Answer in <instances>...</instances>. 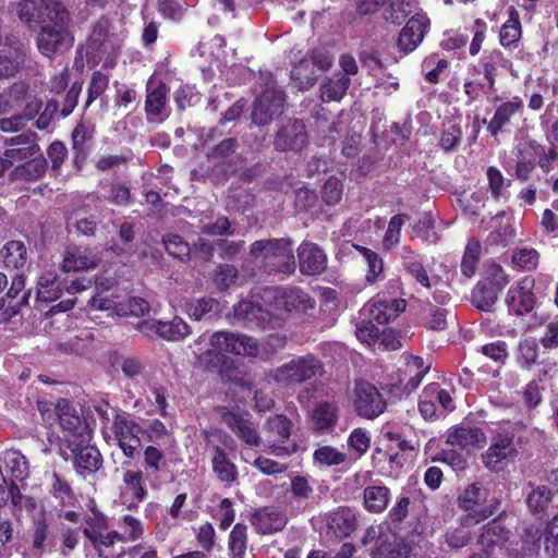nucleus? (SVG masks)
<instances>
[{
	"label": "nucleus",
	"mask_w": 558,
	"mask_h": 558,
	"mask_svg": "<svg viewBox=\"0 0 558 558\" xmlns=\"http://www.w3.org/2000/svg\"><path fill=\"white\" fill-rule=\"evenodd\" d=\"M57 5L63 4L53 0H23L19 4V17L27 24L45 23L53 15Z\"/></svg>",
	"instance_id": "obj_23"
},
{
	"label": "nucleus",
	"mask_w": 558,
	"mask_h": 558,
	"mask_svg": "<svg viewBox=\"0 0 558 558\" xmlns=\"http://www.w3.org/2000/svg\"><path fill=\"white\" fill-rule=\"evenodd\" d=\"M374 541L369 558H411L414 546L407 536L393 531L389 525H371L366 529L362 544Z\"/></svg>",
	"instance_id": "obj_6"
},
{
	"label": "nucleus",
	"mask_w": 558,
	"mask_h": 558,
	"mask_svg": "<svg viewBox=\"0 0 558 558\" xmlns=\"http://www.w3.org/2000/svg\"><path fill=\"white\" fill-rule=\"evenodd\" d=\"M290 494L292 502L296 504V509L304 511L308 499L314 494V488L305 476L295 475L291 478Z\"/></svg>",
	"instance_id": "obj_44"
},
{
	"label": "nucleus",
	"mask_w": 558,
	"mask_h": 558,
	"mask_svg": "<svg viewBox=\"0 0 558 558\" xmlns=\"http://www.w3.org/2000/svg\"><path fill=\"white\" fill-rule=\"evenodd\" d=\"M429 20L422 14L412 16L402 28L398 38V47L404 52L413 51L424 38Z\"/></svg>",
	"instance_id": "obj_24"
},
{
	"label": "nucleus",
	"mask_w": 558,
	"mask_h": 558,
	"mask_svg": "<svg viewBox=\"0 0 558 558\" xmlns=\"http://www.w3.org/2000/svg\"><path fill=\"white\" fill-rule=\"evenodd\" d=\"M340 409L335 402H318L311 414V422L316 433L325 434L336 427Z\"/></svg>",
	"instance_id": "obj_28"
},
{
	"label": "nucleus",
	"mask_w": 558,
	"mask_h": 558,
	"mask_svg": "<svg viewBox=\"0 0 558 558\" xmlns=\"http://www.w3.org/2000/svg\"><path fill=\"white\" fill-rule=\"evenodd\" d=\"M211 435L213 434L209 430H203V436L211 456L213 472L216 475V478L223 484L225 487H231L239 480L238 466L230 459L223 447L211 442Z\"/></svg>",
	"instance_id": "obj_15"
},
{
	"label": "nucleus",
	"mask_w": 558,
	"mask_h": 558,
	"mask_svg": "<svg viewBox=\"0 0 558 558\" xmlns=\"http://www.w3.org/2000/svg\"><path fill=\"white\" fill-rule=\"evenodd\" d=\"M351 84L350 77L339 75L324 82L320 87L324 101H339L343 98Z\"/></svg>",
	"instance_id": "obj_47"
},
{
	"label": "nucleus",
	"mask_w": 558,
	"mask_h": 558,
	"mask_svg": "<svg viewBox=\"0 0 558 558\" xmlns=\"http://www.w3.org/2000/svg\"><path fill=\"white\" fill-rule=\"evenodd\" d=\"M95 533L92 529H83L82 533L88 539L98 558H109L106 549L113 547V542L108 532Z\"/></svg>",
	"instance_id": "obj_58"
},
{
	"label": "nucleus",
	"mask_w": 558,
	"mask_h": 558,
	"mask_svg": "<svg viewBox=\"0 0 558 558\" xmlns=\"http://www.w3.org/2000/svg\"><path fill=\"white\" fill-rule=\"evenodd\" d=\"M49 493L62 506H74L77 500L71 483L58 472L51 474Z\"/></svg>",
	"instance_id": "obj_40"
},
{
	"label": "nucleus",
	"mask_w": 558,
	"mask_h": 558,
	"mask_svg": "<svg viewBox=\"0 0 558 558\" xmlns=\"http://www.w3.org/2000/svg\"><path fill=\"white\" fill-rule=\"evenodd\" d=\"M352 405L357 416L375 420L387 410V400L374 384L365 379H356Z\"/></svg>",
	"instance_id": "obj_9"
},
{
	"label": "nucleus",
	"mask_w": 558,
	"mask_h": 558,
	"mask_svg": "<svg viewBox=\"0 0 558 558\" xmlns=\"http://www.w3.org/2000/svg\"><path fill=\"white\" fill-rule=\"evenodd\" d=\"M486 444V436L478 427L456 428V446H460L468 454L481 449Z\"/></svg>",
	"instance_id": "obj_35"
},
{
	"label": "nucleus",
	"mask_w": 558,
	"mask_h": 558,
	"mask_svg": "<svg viewBox=\"0 0 558 558\" xmlns=\"http://www.w3.org/2000/svg\"><path fill=\"white\" fill-rule=\"evenodd\" d=\"M221 421L248 447H258L260 445V435L255 424L246 415L228 410L221 414Z\"/></svg>",
	"instance_id": "obj_19"
},
{
	"label": "nucleus",
	"mask_w": 558,
	"mask_h": 558,
	"mask_svg": "<svg viewBox=\"0 0 558 558\" xmlns=\"http://www.w3.org/2000/svg\"><path fill=\"white\" fill-rule=\"evenodd\" d=\"M499 292L508 286L510 279L504 267L495 260H486L483 267V277L480 280Z\"/></svg>",
	"instance_id": "obj_43"
},
{
	"label": "nucleus",
	"mask_w": 558,
	"mask_h": 558,
	"mask_svg": "<svg viewBox=\"0 0 558 558\" xmlns=\"http://www.w3.org/2000/svg\"><path fill=\"white\" fill-rule=\"evenodd\" d=\"M99 263V257L90 248L69 245L63 253L61 269L64 272L85 271L95 269Z\"/></svg>",
	"instance_id": "obj_21"
},
{
	"label": "nucleus",
	"mask_w": 558,
	"mask_h": 558,
	"mask_svg": "<svg viewBox=\"0 0 558 558\" xmlns=\"http://www.w3.org/2000/svg\"><path fill=\"white\" fill-rule=\"evenodd\" d=\"M538 343L535 338L521 339L517 350V363L520 367L530 369L537 361Z\"/></svg>",
	"instance_id": "obj_51"
},
{
	"label": "nucleus",
	"mask_w": 558,
	"mask_h": 558,
	"mask_svg": "<svg viewBox=\"0 0 558 558\" xmlns=\"http://www.w3.org/2000/svg\"><path fill=\"white\" fill-rule=\"evenodd\" d=\"M47 160L43 155L26 159L25 162L16 166L9 174L11 182L23 180L32 182L40 179L47 171Z\"/></svg>",
	"instance_id": "obj_32"
},
{
	"label": "nucleus",
	"mask_w": 558,
	"mask_h": 558,
	"mask_svg": "<svg viewBox=\"0 0 558 558\" xmlns=\"http://www.w3.org/2000/svg\"><path fill=\"white\" fill-rule=\"evenodd\" d=\"M219 307V302L209 296L193 299L185 304V312L193 320L199 322L207 315L216 312Z\"/></svg>",
	"instance_id": "obj_48"
},
{
	"label": "nucleus",
	"mask_w": 558,
	"mask_h": 558,
	"mask_svg": "<svg viewBox=\"0 0 558 558\" xmlns=\"http://www.w3.org/2000/svg\"><path fill=\"white\" fill-rule=\"evenodd\" d=\"M213 349L199 354L198 362L207 373H218L227 353L247 357L268 359L262 354L257 339L247 335L229 331L214 332L209 339Z\"/></svg>",
	"instance_id": "obj_3"
},
{
	"label": "nucleus",
	"mask_w": 558,
	"mask_h": 558,
	"mask_svg": "<svg viewBox=\"0 0 558 558\" xmlns=\"http://www.w3.org/2000/svg\"><path fill=\"white\" fill-rule=\"evenodd\" d=\"M459 507L465 512L460 518L462 526L475 525L497 512L499 501L488 500V492L478 483L470 484L458 498Z\"/></svg>",
	"instance_id": "obj_7"
},
{
	"label": "nucleus",
	"mask_w": 558,
	"mask_h": 558,
	"mask_svg": "<svg viewBox=\"0 0 558 558\" xmlns=\"http://www.w3.org/2000/svg\"><path fill=\"white\" fill-rule=\"evenodd\" d=\"M328 527L338 537H349L357 529L355 511L347 506H340L332 510L328 517Z\"/></svg>",
	"instance_id": "obj_27"
},
{
	"label": "nucleus",
	"mask_w": 558,
	"mask_h": 558,
	"mask_svg": "<svg viewBox=\"0 0 558 558\" xmlns=\"http://www.w3.org/2000/svg\"><path fill=\"white\" fill-rule=\"evenodd\" d=\"M54 413L66 445L71 444V440H80L92 435L72 401L59 399L54 404Z\"/></svg>",
	"instance_id": "obj_13"
},
{
	"label": "nucleus",
	"mask_w": 558,
	"mask_h": 558,
	"mask_svg": "<svg viewBox=\"0 0 558 558\" xmlns=\"http://www.w3.org/2000/svg\"><path fill=\"white\" fill-rule=\"evenodd\" d=\"M407 302L403 299H378L375 300L369 310V317L379 325H386L395 320L405 311Z\"/></svg>",
	"instance_id": "obj_26"
},
{
	"label": "nucleus",
	"mask_w": 558,
	"mask_h": 558,
	"mask_svg": "<svg viewBox=\"0 0 558 558\" xmlns=\"http://www.w3.org/2000/svg\"><path fill=\"white\" fill-rule=\"evenodd\" d=\"M290 77L300 90H308L315 85L319 74L312 65L311 60L304 57L293 64Z\"/></svg>",
	"instance_id": "obj_34"
},
{
	"label": "nucleus",
	"mask_w": 558,
	"mask_h": 558,
	"mask_svg": "<svg viewBox=\"0 0 558 558\" xmlns=\"http://www.w3.org/2000/svg\"><path fill=\"white\" fill-rule=\"evenodd\" d=\"M509 534L510 532L507 529L494 520L484 526L477 543L484 555L490 558H498L497 554L504 553V549L507 547Z\"/></svg>",
	"instance_id": "obj_22"
},
{
	"label": "nucleus",
	"mask_w": 558,
	"mask_h": 558,
	"mask_svg": "<svg viewBox=\"0 0 558 558\" xmlns=\"http://www.w3.org/2000/svg\"><path fill=\"white\" fill-rule=\"evenodd\" d=\"M501 292L478 281L471 292V303L474 307L482 312H490L498 301Z\"/></svg>",
	"instance_id": "obj_41"
},
{
	"label": "nucleus",
	"mask_w": 558,
	"mask_h": 558,
	"mask_svg": "<svg viewBox=\"0 0 558 558\" xmlns=\"http://www.w3.org/2000/svg\"><path fill=\"white\" fill-rule=\"evenodd\" d=\"M111 430L119 448L126 458L134 459L140 454L142 449L140 434H144V429L138 423L129 418L125 414L116 412Z\"/></svg>",
	"instance_id": "obj_12"
},
{
	"label": "nucleus",
	"mask_w": 558,
	"mask_h": 558,
	"mask_svg": "<svg viewBox=\"0 0 558 558\" xmlns=\"http://www.w3.org/2000/svg\"><path fill=\"white\" fill-rule=\"evenodd\" d=\"M525 505L533 514L545 513L551 504L555 493L545 484L529 481L523 486Z\"/></svg>",
	"instance_id": "obj_25"
},
{
	"label": "nucleus",
	"mask_w": 558,
	"mask_h": 558,
	"mask_svg": "<svg viewBox=\"0 0 558 558\" xmlns=\"http://www.w3.org/2000/svg\"><path fill=\"white\" fill-rule=\"evenodd\" d=\"M522 107V101L519 98H513L510 101L504 102L496 109V112L490 120L487 129L492 135L496 136L504 126H506L511 117Z\"/></svg>",
	"instance_id": "obj_42"
},
{
	"label": "nucleus",
	"mask_w": 558,
	"mask_h": 558,
	"mask_svg": "<svg viewBox=\"0 0 558 558\" xmlns=\"http://www.w3.org/2000/svg\"><path fill=\"white\" fill-rule=\"evenodd\" d=\"M429 368L430 363H426L423 357L409 355L405 363V373L410 375V378L404 385V391L407 393L414 391L420 386Z\"/></svg>",
	"instance_id": "obj_37"
},
{
	"label": "nucleus",
	"mask_w": 558,
	"mask_h": 558,
	"mask_svg": "<svg viewBox=\"0 0 558 558\" xmlns=\"http://www.w3.org/2000/svg\"><path fill=\"white\" fill-rule=\"evenodd\" d=\"M521 38V22L518 11L513 8H509V19L502 25L500 29V44L504 47L517 43Z\"/></svg>",
	"instance_id": "obj_52"
},
{
	"label": "nucleus",
	"mask_w": 558,
	"mask_h": 558,
	"mask_svg": "<svg viewBox=\"0 0 558 558\" xmlns=\"http://www.w3.org/2000/svg\"><path fill=\"white\" fill-rule=\"evenodd\" d=\"M272 144L277 151H301L308 144V134L303 120L288 119L276 131Z\"/></svg>",
	"instance_id": "obj_14"
},
{
	"label": "nucleus",
	"mask_w": 558,
	"mask_h": 558,
	"mask_svg": "<svg viewBox=\"0 0 558 558\" xmlns=\"http://www.w3.org/2000/svg\"><path fill=\"white\" fill-rule=\"evenodd\" d=\"M162 242L169 255L180 260H184L185 258L190 257V244L184 241L181 235L173 233L166 234L162 239Z\"/></svg>",
	"instance_id": "obj_60"
},
{
	"label": "nucleus",
	"mask_w": 558,
	"mask_h": 558,
	"mask_svg": "<svg viewBox=\"0 0 558 558\" xmlns=\"http://www.w3.org/2000/svg\"><path fill=\"white\" fill-rule=\"evenodd\" d=\"M143 470H125L122 483L126 493H130L135 504L143 502L148 492L146 482L151 489H158L166 483L169 471L165 453L156 446L148 445L143 450Z\"/></svg>",
	"instance_id": "obj_2"
},
{
	"label": "nucleus",
	"mask_w": 558,
	"mask_h": 558,
	"mask_svg": "<svg viewBox=\"0 0 558 558\" xmlns=\"http://www.w3.org/2000/svg\"><path fill=\"white\" fill-rule=\"evenodd\" d=\"M50 23L41 26L36 45L39 52L52 59L73 47L74 36L70 31V13L64 5H57Z\"/></svg>",
	"instance_id": "obj_5"
},
{
	"label": "nucleus",
	"mask_w": 558,
	"mask_h": 558,
	"mask_svg": "<svg viewBox=\"0 0 558 558\" xmlns=\"http://www.w3.org/2000/svg\"><path fill=\"white\" fill-rule=\"evenodd\" d=\"M109 75L100 70L92 73L90 81L87 87V98L85 101V109H87L97 98H99L109 86Z\"/></svg>",
	"instance_id": "obj_57"
},
{
	"label": "nucleus",
	"mask_w": 558,
	"mask_h": 558,
	"mask_svg": "<svg viewBox=\"0 0 558 558\" xmlns=\"http://www.w3.org/2000/svg\"><path fill=\"white\" fill-rule=\"evenodd\" d=\"M313 459L322 465L331 466L343 463L347 459V454L340 452L332 446H323L314 451Z\"/></svg>",
	"instance_id": "obj_61"
},
{
	"label": "nucleus",
	"mask_w": 558,
	"mask_h": 558,
	"mask_svg": "<svg viewBox=\"0 0 558 558\" xmlns=\"http://www.w3.org/2000/svg\"><path fill=\"white\" fill-rule=\"evenodd\" d=\"M168 87L163 82H159L154 88L147 86L145 98V112L153 118L161 117L166 105Z\"/></svg>",
	"instance_id": "obj_38"
},
{
	"label": "nucleus",
	"mask_w": 558,
	"mask_h": 558,
	"mask_svg": "<svg viewBox=\"0 0 558 558\" xmlns=\"http://www.w3.org/2000/svg\"><path fill=\"white\" fill-rule=\"evenodd\" d=\"M65 280H62L53 271H45L37 280V299L45 303L54 302L65 294Z\"/></svg>",
	"instance_id": "obj_29"
},
{
	"label": "nucleus",
	"mask_w": 558,
	"mask_h": 558,
	"mask_svg": "<svg viewBox=\"0 0 558 558\" xmlns=\"http://www.w3.org/2000/svg\"><path fill=\"white\" fill-rule=\"evenodd\" d=\"M286 98L281 92H264L253 105L252 120L256 125L263 126L271 122L272 118L283 111Z\"/></svg>",
	"instance_id": "obj_17"
},
{
	"label": "nucleus",
	"mask_w": 558,
	"mask_h": 558,
	"mask_svg": "<svg viewBox=\"0 0 558 558\" xmlns=\"http://www.w3.org/2000/svg\"><path fill=\"white\" fill-rule=\"evenodd\" d=\"M408 219L409 216L407 214H397L390 218L383 238V246L386 251H391L399 244L402 227Z\"/></svg>",
	"instance_id": "obj_53"
},
{
	"label": "nucleus",
	"mask_w": 558,
	"mask_h": 558,
	"mask_svg": "<svg viewBox=\"0 0 558 558\" xmlns=\"http://www.w3.org/2000/svg\"><path fill=\"white\" fill-rule=\"evenodd\" d=\"M92 435L80 440H71L66 445L72 453V464L76 475L86 480L97 473L104 464V459L97 447L89 445Z\"/></svg>",
	"instance_id": "obj_11"
},
{
	"label": "nucleus",
	"mask_w": 558,
	"mask_h": 558,
	"mask_svg": "<svg viewBox=\"0 0 558 558\" xmlns=\"http://www.w3.org/2000/svg\"><path fill=\"white\" fill-rule=\"evenodd\" d=\"M217 374L223 384L233 385L235 387L247 390L252 389V385L246 378H244L239 363L228 355L222 361L220 369Z\"/></svg>",
	"instance_id": "obj_39"
},
{
	"label": "nucleus",
	"mask_w": 558,
	"mask_h": 558,
	"mask_svg": "<svg viewBox=\"0 0 558 558\" xmlns=\"http://www.w3.org/2000/svg\"><path fill=\"white\" fill-rule=\"evenodd\" d=\"M324 374V364L314 354L298 356L279 366L275 372V380L286 386L301 385Z\"/></svg>",
	"instance_id": "obj_8"
},
{
	"label": "nucleus",
	"mask_w": 558,
	"mask_h": 558,
	"mask_svg": "<svg viewBox=\"0 0 558 558\" xmlns=\"http://www.w3.org/2000/svg\"><path fill=\"white\" fill-rule=\"evenodd\" d=\"M136 329L148 339L160 338L168 342H179L189 337L191 327L180 316L171 320L143 319L137 323Z\"/></svg>",
	"instance_id": "obj_10"
},
{
	"label": "nucleus",
	"mask_w": 558,
	"mask_h": 558,
	"mask_svg": "<svg viewBox=\"0 0 558 558\" xmlns=\"http://www.w3.org/2000/svg\"><path fill=\"white\" fill-rule=\"evenodd\" d=\"M89 514L83 518L85 526L82 529H92L95 533L107 531L109 526L108 517L97 507L94 500L88 505Z\"/></svg>",
	"instance_id": "obj_62"
},
{
	"label": "nucleus",
	"mask_w": 558,
	"mask_h": 558,
	"mask_svg": "<svg viewBox=\"0 0 558 558\" xmlns=\"http://www.w3.org/2000/svg\"><path fill=\"white\" fill-rule=\"evenodd\" d=\"M248 254L264 274L292 275L295 271V257L290 239L257 240L250 245Z\"/></svg>",
	"instance_id": "obj_4"
},
{
	"label": "nucleus",
	"mask_w": 558,
	"mask_h": 558,
	"mask_svg": "<svg viewBox=\"0 0 558 558\" xmlns=\"http://www.w3.org/2000/svg\"><path fill=\"white\" fill-rule=\"evenodd\" d=\"M488 186L494 199L508 198V187L511 185V180L505 179L502 173L496 167H489L486 171Z\"/></svg>",
	"instance_id": "obj_55"
},
{
	"label": "nucleus",
	"mask_w": 558,
	"mask_h": 558,
	"mask_svg": "<svg viewBox=\"0 0 558 558\" xmlns=\"http://www.w3.org/2000/svg\"><path fill=\"white\" fill-rule=\"evenodd\" d=\"M532 289L533 283L526 278L509 288L505 299L509 314L523 316L533 311L536 298Z\"/></svg>",
	"instance_id": "obj_18"
},
{
	"label": "nucleus",
	"mask_w": 558,
	"mask_h": 558,
	"mask_svg": "<svg viewBox=\"0 0 558 558\" xmlns=\"http://www.w3.org/2000/svg\"><path fill=\"white\" fill-rule=\"evenodd\" d=\"M400 256L402 266L405 271L411 275L422 287L430 288V280L425 267L423 266L421 255L410 246L404 245L401 248Z\"/></svg>",
	"instance_id": "obj_31"
},
{
	"label": "nucleus",
	"mask_w": 558,
	"mask_h": 558,
	"mask_svg": "<svg viewBox=\"0 0 558 558\" xmlns=\"http://www.w3.org/2000/svg\"><path fill=\"white\" fill-rule=\"evenodd\" d=\"M287 523V515L274 506L256 509L251 518L252 526L262 535L280 532L286 527Z\"/></svg>",
	"instance_id": "obj_20"
},
{
	"label": "nucleus",
	"mask_w": 558,
	"mask_h": 558,
	"mask_svg": "<svg viewBox=\"0 0 558 558\" xmlns=\"http://www.w3.org/2000/svg\"><path fill=\"white\" fill-rule=\"evenodd\" d=\"M316 301L299 287L265 288L234 306V316L251 327L265 328L272 316L298 317L315 308Z\"/></svg>",
	"instance_id": "obj_1"
},
{
	"label": "nucleus",
	"mask_w": 558,
	"mask_h": 558,
	"mask_svg": "<svg viewBox=\"0 0 558 558\" xmlns=\"http://www.w3.org/2000/svg\"><path fill=\"white\" fill-rule=\"evenodd\" d=\"M247 548V526L244 523H235L228 539L230 558H244Z\"/></svg>",
	"instance_id": "obj_45"
},
{
	"label": "nucleus",
	"mask_w": 558,
	"mask_h": 558,
	"mask_svg": "<svg viewBox=\"0 0 558 558\" xmlns=\"http://www.w3.org/2000/svg\"><path fill=\"white\" fill-rule=\"evenodd\" d=\"M355 248L363 256L367 264V272L365 276V280L368 283H375L384 272L383 258L378 253L368 247L355 245Z\"/></svg>",
	"instance_id": "obj_50"
},
{
	"label": "nucleus",
	"mask_w": 558,
	"mask_h": 558,
	"mask_svg": "<svg viewBox=\"0 0 558 558\" xmlns=\"http://www.w3.org/2000/svg\"><path fill=\"white\" fill-rule=\"evenodd\" d=\"M110 29V21L107 16H100L93 25L87 40V49L98 51L106 43Z\"/></svg>",
	"instance_id": "obj_59"
},
{
	"label": "nucleus",
	"mask_w": 558,
	"mask_h": 558,
	"mask_svg": "<svg viewBox=\"0 0 558 558\" xmlns=\"http://www.w3.org/2000/svg\"><path fill=\"white\" fill-rule=\"evenodd\" d=\"M26 283V276L24 274H15L12 277L11 284L5 293V299L13 301L19 298L21 294V298L17 300V302L12 306L14 308V312H19L23 306L28 305L29 298L32 294V291L28 289H25Z\"/></svg>",
	"instance_id": "obj_46"
},
{
	"label": "nucleus",
	"mask_w": 558,
	"mask_h": 558,
	"mask_svg": "<svg viewBox=\"0 0 558 558\" xmlns=\"http://www.w3.org/2000/svg\"><path fill=\"white\" fill-rule=\"evenodd\" d=\"M0 260L8 270H21L28 262V252L25 243L20 240H10L0 248Z\"/></svg>",
	"instance_id": "obj_30"
},
{
	"label": "nucleus",
	"mask_w": 558,
	"mask_h": 558,
	"mask_svg": "<svg viewBox=\"0 0 558 558\" xmlns=\"http://www.w3.org/2000/svg\"><path fill=\"white\" fill-rule=\"evenodd\" d=\"M299 269L305 276H318L327 269V254L316 243L303 241L298 250Z\"/></svg>",
	"instance_id": "obj_16"
},
{
	"label": "nucleus",
	"mask_w": 558,
	"mask_h": 558,
	"mask_svg": "<svg viewBox=\"0 0 558 558\" xmlns=\"http://www.w3.org/2000/svg\"><path fill=\"white\" fill-rule=\"evenodd\" d=\"M293 423L283 414H275L269 416L265 424L264 430L266 438L274 441H286L291 436Z\"/></svg>",
	"instance_id": "obj_36"
},
{
	"label": "nucleus",
	"mask_w": 558,
	"mask_h": 558,
	"mask_svg": "<svg viewBox=\"0 0 558 558\" xmlns=\"http://www.w3.org/2000/svg\"><path fill=\"white\" fill-rule=\"evenodd\" d=\"M83 89V83L80 81H75L72 83L70 88L64 92L62 96V100L59 101L60 104V114L62 118L69 117L75 107L77 106L80 95Z\"/></svg>",
	"instance_id": "obj_63"
},
{
	"label": "nucleus",
	"mask_w": 558,
	"mask_h": 558,
	"mask_svg": "<svg viewBox=\"0 0 558 558\" xmlns=\"http://www.w3.org/2000/svg\"><path fill=\"white\" fill-rule=\"evenodd\" d=\"M482 246L480 241L471 239L464 250L461 260V274L466 279H471L477 269L481 258Z\"/></svg>",
	"instance_id": "obj_49"
},
{
	"label": "nucleus",
	"mask_w": 558,
	"mask_h": 558,
	"mask_svg": "<svg viewBox=\"0 0 558 558\" xmlns=\"http://www.w3.org/2000/svg\"><path fill=\"white\" fill-rule=\"evenodd\" d=\"M364 507L371 513L384 512L390 500V489L384 485L366 486L363 490Z\"/></svg>",
	"instance_id": "obj_33"
},
{
	"label": "nucleus",
	"mask_w": 558,
	"mask_h": 558,
	"mask_svg": "<svg viewBox=\"0 0 558 558\" xmlns=\"http://www.w3.org/2000/svg\"><path fill=\"white\" fill-rule=\"evenodd\" d=\"M416 8L415 0H390L386 20L396 25H401Z\"/></svg>",
	"instance_id": "obj_54"
},
{
	"label": "nucleus",
	"mask_w": 558,
	"mask_h": 558,
	"mask_svg": "<svg viewBox=\"0 0 558 558\" xmlns=\"http://www.w3.org/2000/svg\"><path fill=\"white\" fill-rule=\"evenodd\" d=\"M238 268L230 264H220L215 270L214 282L220 291L228 290L238 279Z\"/></svg>",
	"instance_id": "obj_64"
},
{
	"label": "nucleus",
	"mask_w": 558,
	"mask_h": 558,
	"mask_svg": "<svg viewBox=\"0 0 558 558\" xmlns=\"http://www.w3.org/2000/svg\"><path fill=\"white\" fill-rule=\"evenodd\" d=\"M19 69L16 51L7 44L0 43V77H12Z\"/></svg>",
	"instance_id": "obj_56"
}]
</instances>
